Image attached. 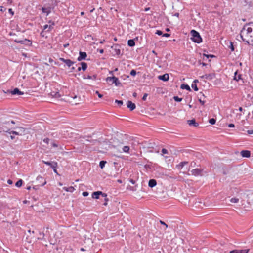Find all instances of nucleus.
Wrapping results in <instances>:
<instances>
[{
	"label": "nucleus",
	"instance_id": "nucleus-1",
	"mask_svg": "<svg viewBox=\"0 0 253 253\" xmlns=\"http://www.w3.org/2000/svg\"><path fill=\"white\" fill-rule=\"evenodd\" d=\"M240 36L242 40L249 44L253 42V22L245 25L240 32Z\"/></svg>",
	"mask_w": 253,
	"mask_h": 253
},
{
	"label": "nucleus",
	"instance_id": "nucleus-2",
	"mask_svg": "<svg viewBox=\"0 0 253 253\" xmlns=\"http://www.w3.org/2000/svg\"><path fill=\"white\" fill-rule=\"evenodd\" d=\"M190 33L192 36L191 39L193 42L197 43L202 42V39L199 32L195 30H192Z\"/></svg>",
	"mask_w": 253,
	"mask_h": 253
},
{
	"label": "nucleus",
	"instance_id": "nucleus-3",
	"mask_svg": "<svg viewBox=\"0 0 253 253\" xmlns=\"http://www.w3.org/2000/svg\"><path fill=\"white\" fill-rule=\"evenodd\" d=\"M3 131L5 132L6 133L9 134V136L11 140H13L15 139V135H19L20 134L18 132L15 131H10V129L5 130L3 129Z\"/></svg>",
	"mask_w": 253,
	"mask_h": 253
},
{
	"label": "nucleus",
	"instance_id": "nucleus-4",
	"mask_svg": "<svg viewBox=\"0 0 253 253\" xmlns=\"http://www.w3.org/2000/svg\"><path fill=\"white\" fill-rule=\"evenodd\" d=\"M36 181L38 182V185L40 186H43L46 184V181L41 175L37 177Z\"/></svg>",
	"mask_w": 253,
	"mask_h": 253
},
{
	"label": "nucleus",
	"instance_id": "nucleus-5",
	"mask_svg": "<svg viewBox=\"0 0 253 253\" xmlns=\"http://www.w3.org/2000/svg\"><path fill=\"white\" fill-rule=\"evenodd\" d=\"M107 81H112L113 83H114L116 86H119L121 84V83L118 80V79L115 77H108L106 79Z\"/></svg>",
	"mask_w": 253,
	"mask_h": 253
},
{
	"label": "nucleus",
	"instance_id": "nucleus-6",
	"mask_svg": "<svg viewBox=\"0 0 253 253\" xmlns=\"http://www.w3.org/2000/svg\"><path fill=\"white\" fill-rule=\"evenodd\" d=\"M55 25L54 22H52V24H46L43 26V29L42 32L41 33V34L42 33L44 32H50L53 29V26Z\"/></svg>",
	"mask_w": 253,
	"mask_h": 253
},
{
	"label": "nucleus",
	"instance_id": "nucleus-7",
	"mask_svg": "<svg viewBox=\"0 0 253 253\" xmlns=\"http://www.w3.org/2000/svg\"><path fill=\"white\" fill-rule=\"evenodd\" d=\"M100 195H102L103 197H107V194L102 192L101 191H96L93 192L92 194V197L94 199H99V196Z\"/></svg>",
	"mask_w": 253,
	"mask_h": 253
},
{
	"label": "nucleus",
	"instance_id": "nucleus-8",
	"mask_svg": "<svg viewBox=\"0 0 253 253\" xmlns=\"http://www.w3.org/2000/svg\"><path fill=\"white\" fill-rule=\"evenodd\" d=\"M53 8L49 6H44L42 8V13H46V16L48 15L51 12Z\"/></svg>",
	"mask_w": 253,
	"mask_h": 253
},
{
	"label": "nucleus",
	"instance_id": "nucleus-9",
	"mask_svg": "<svg viewBox=\"0 0 253 253\" xmlns=\"http://www.w3.org/2000/svg\"><path fill=\"white\" fill-rule=\"evenodd\" d=\"M60 60L63 62H64V63L66 64V65L70 67H71V66H72L74 64V62L71 61V60L70 59H64L63 58H60Z\"/></svg>",
	"mask_w": 253,
	"mask_h": 253
},
{
	"label": "nucleus",
	"instance_id": "nucleus-10",
	"mask_svg": "<svg viewBox=\"0 0 253 253\" xmlns=\"http://www.w3.org/2000/svg\"><path fill=\"white\" fill-rule=\"evenodd\" d=\"M215 77V74H205L204 75H202L200 77L201 79H205V80H211L213 79Z\"/></svg>",
	"mask_w": 253,
	"mask_h": 253
},
{
	"label": "nucleus",
	"instance_id": "nucleus-11",
	"mask_svg": "<svg viewBox=\"0 0 253 253\" xmlns=\"http://www.w3.org/2000/svg\"><path fill=\"white\" fill-rule=\"evenodd\" d=\"M7 93H11L12 95L17 94L18 95H23L24 93L19 90L17 88H14L13 90H7Z\"/></svg>",
	"mask_w": 253,
	"mask_h": 253
},
{
	"label": "nucleus",
	"instance_id": "nucleus-12",
	"mask_svg": "<svg viewBox=\"0 0 253 253\" xmlns=\"http://www.w3.org/2000/svg\"><path fill=\"white\" fill-rule=\"evenodd\" d=\"M42 162L45 165L50 166L51 168H56L57 167V163L56 162H48L42 160Z\"/></svg>",
	"mask_w": 253,
	"mask_h": 253
},
{
	"label": "nucleus",
	"instance_id": "nucleus-13",
	"mask_svg": "<svg viewBox=\"0 0 253 253\" xmlns=\"http://www.w3.org/2000/svg\"><path fill=\"white\" fill-rule=\"evenodd\" d=\"M86 57L87 54L86 52L80 51L79 52V56H78L77 60L79 61H82L83 60L85 59Z\"/></svg>",
	"mask_w": 253,
	"mask_h": 253
},
{
	"label": "nucleus",
	"instance_id": "nucleus-14",
	"mask_svg": "<svg viewBox=\"0 0 253 253\" xmlns=\"http://www.w3.org/2000/svg\"><path fill=\"white\" fill-rule=\"evenodd\" d=\"M202 170L199 169H195L191 170V173L194 176L201 175Z\"/></svg>",
	"mask_w": 253,
	"mask_h": 253
},
{
	"label": "nucleus",
	"instance_id": "nucleus-15",
	"mask_svg": "<svg viewBox=\"0 0 253 253\" xmlns=\"http://www.w3.org/2000/svg\"><path fill=\"white\" fill-rule=\"evenodd\" d=\"M249 249L234 250L230 251V253H248Z\"/></svg>",
	"mask_w": 253,
	"mask_h": 253
},
{
	"label": "nucleus",
	"instance_id": "nucleus-16",
	"mask_svg": "<svg viewBox=\"0 0 253 253\" xmlns=\"http://www.w3.org/2000/svg\"><path fill=\"white\" fill-rule=\"evenodd\" d=\"M127 107L131 111H132L135 109L136 106L135 104L131 101H128L127 102Z\"/></svg>",
	"mask_w": 253,
	"mask_h": 253
},
{
	"label": "nucleus",
	"instance_id": "nucleus-17",
	"mask_svg": "<svg viewBox=\"0 0 253 253\" xmlns=\"http://www.w3.org/2000/svg\"><path fill=\"white\" fill-rule=\"evenodd\" d=\"M241 155L243 157L249 158L250 157L251 153L248 150H242L241 152Z\"/></svg>",
	"mask_w": 253,
	"mask_h": 253
},
{
	"label": "nucleus",
	"instance_id": "nucleus-18",
	"mask_svg": "<svg viewBox=\"0 0 253 253\" xmlns=\"http://www.w3.org/2000/svg\"><path fill=\"white\" fill-rule=\"evenodd\" d=\"M158 79L159 80H162L163 81H167L169 79V76L168 74H165L163 75L159 76L158 77Z\"/></svg>",
	"mask_w": 253,
	"mask_h": 253
},
{
	"label": "nucleus",
	"instance_id": "nucleus-19",
	"mask_svg": "<svg viewBox=\"0 0 253 253\" xmlns=\"http://www.w3.org/2000/svg\"><path fill=\"white\" fill-rule=\"evenodd\" d=\"M187 123L189 126H193L195 127L198 126L199 125V124L196 122L195 119L188 120Z\"/></svg>",
	"mask_w": 253,
	"mask_h": 253
},
{
	"label": "nucleus",
	"instance_id": "nucleus-20",
	"mask_svg": "<svg viewBox=\"0 0 253 253\" xmlns=\"http://www.w3.org/2000/svg\"><path fill=\"white\" fill-rule=\"evenodd\" d=\"M97 75H84L83 76V78L84 79H91L93 80H95L96 79Z\"/></svg>",
	"mask_w": 253,
	"mask_h": 253
},
{
	"label": "nucleus",
	"instance_id": "nucleus-21",
	"mask_svg": "<svg viewBox=\"0 0 253 253\" xmlns=\"http://www.w3.org/2000/svg\"><path fill=\"white\" fill-rule=\"evenodd\" d=\"M157 184V182L155 179H150L148 182V186L151 187H154Z\"/></svg>",
	"mask_w": 253,
	"mask_h": 253
},
{
	"label": "nucleus",
	"instance_id": "nucleus-22",
	"mask_svg": "<svg viewBox=\"0 0 253 253\" xmlns=\"http://www.w3.org/2000/svg\"><path fill=\"white\" fill-rule=\"evenodd\" d=\"M234 80H236V81H239V80H242L241 78V75H238L237 71H236L234 73Z\"/></svg>",
	"mask_w": 253,
	"mask_h": 253
},
{
	"label": "nucleus",
	"instance_id": "nucleus-23",
	"mask_svg": "<svg viewBox=\"0 0 253 253\" xmlns=\"http://www.w3.org/2000/svg\"><path fill=\"white\" fill-rule=\"evenodd\" d=\"M187 163L188 162L186 161L182 162L180 163L178 165H176V168L177 169H180Z\"/></svg>",
	"mask_w": 253,
	"mask_h": 253
},
{
	"label": "nucleus",
	"instance_id": "nucleus-24",
	"mask_svg": "<svg viewBox=\"0 0 253 253\" xmlns=\"http://www.w3.org/2000/svg\"><path fill=\"white\" fill-rule=\"evenodd\" d=\"M63 189L66 192H73L75 190V188L73 186H70L69 187H64Z\"/></svg>",
	"mask_w": 253,
	"mask_h": 253
},
{
	"label": "nucleus",
	"instance_id": "nucleus-25",
	"mask_svg": "<svg viewBox=\"0 0 253 253\" xmlns=\"http://www.w3.org/2000/svg\"><path fill=\"white\" fill-rule=\"evenodd\" d=\"M127 44L130 47H133L135 45V42L133 39H130L127 41Z\"/></svg>",
	"mask_w": 253,
	"mask_h": 253
},
{
	"label": "nucleus",
	"instance_id": "nucleus-26",
	"mask_svg": "<svg viewBox=\"0 0 253 253\" xmlns=\"http://www.w3.org/2000/svg\"><path fill=\"white\" fill-rule=\"evenodd\" d=\"M181 88L183 89H186L188 91L191 90L190 87L188 84H182L181 85Z\"/></svg>",
	"mask_w": 253,
	"mask_h": 253
},
{
	"label": "nucleus",
	"instance_id": "nucleus-27",
	"mask_svg": "<svg viewBox=\"0 0 253 253\" xmlns=\"http://www.w3.org/2000/svg\"><path fill=\"white\" fill-rule=\"evenodd\" d=\"M81 68L83 71H85L87 67V65L85 62H81Z\"/></svg>",
	"mask_w": 253,
	"mask_h": 253
},
{
	"label": "nucleus",
	"instance_id": "nucleus-28",
	"mask_svg": "<svg viewBox=\"0 0 253 253\" xmlns=\"http://www.w3.org/2000/svg\"><path fill=\"white\" fill-rule=\"evenodd\" d=\"M23 183V180L22 179H19L15 183V186L17 187H20Z\"/></svg>",
	"mask_w": 253,
	"mask_h": 253
},
{
	"label": "nucleus",
	"instance_id": "nucleus-29",
	"mask_svg": "<svg viewBox=\"0 0 253 253\" xmlns=\"http://www.w3.org/2000/svg\"><path fill=\"white\" fill-rule=\"evenodd\" d=\"M129 149H130L129 147L128 146H125L123 147V148L122 149L123 152H125V153H128Z\"/></svg>",
	"mask_w": 253,
	"mask_h": 253
},
{
	"label": "nucleus",
	"instance_id": "nucleus-30",
	"mask_svg": "<svg viewBox=\"0 0 253 253\" xmlns=\"http://www.w3.org/2000/svg\"><path fill=\"white\" fill-rule=\"evenodd\" d=\"M106 163V161H101L99 163V167L103 169L105 167V165Z\"/></svg>",
	"mask_w": 253,
	"mask_h": 253
},
{
	"label": "nucleus",
	"instance_id": "nucleus-31",
	"mask_svg": "<svg viewBox=\"0 0 253 253\" xmlns=\"http://www.w3.org/2000/svg\"><path fill=\"white\" fill-rule=\"evenodd\" d=\"M230 202L233 203H236L239 202V199L237 198H232L230 200Z\"/></svg>",
	"mask_w": 253,
	"mask_h": 253
},
{
	"label": "nucleus",
	"instance_id": "nucleus-32",
	"mask_svg": "<svg viewBox=\"0 0 253 253\" xmlns=\"http://www.w3.org/2000/svg\"><path fill=\"white\" fill-rule=\"evenodd\" d=\"M191 86H192V88H193L195 91H198V87H197V85L196 84H194V83H193V84H192Z\"/></svg>",
	"mask_w": 253,
	"mask_h": 253
},
{
	"label": "nucleus",
	"instance_id": "nucleus-33",
	"mask_svg": "<svg viewBox=\"0 0 253 253\" xmlns=\"http://www.w3.org/2000/svg\"><path fill=\"white\" fill-rule=\"evenodd\" d=\"M39 236L38 239L42 240L44 238V234L43 232H39Z\"/></svg>",
	"mask_w": 253,
	"mask_h": 253
},
{
	"label": "nucleus",
	"instance_id": "nucleus-34",
	"mask_svg": "<svg viewBox=\"0 0 253 253\" xmlns=\"http://www.w3.org/2000/svg\"><path fill=\"white\" fill-rule=\"evenodd\" d=\"M173 99L175 101H177V102H180L181 100H182V98H179L178 96H175L173 97Z\"/></svg>",
	"mask_w": 253,
	"mask_h": 253
},
{
	"label": "nucleus",
	"instance_id": "nucleus-35",
	"mask_svg": "<svg viewBox=\"0 0 253 253\" xmlns=\"http://www.w3.org/2000/svg\"><path fill=\"white\" fill-rule=\"evenodd\" d=\"M114 50H115V53L117 55H119L120 53H121V50L119 48H116V46H115V48H114Z\"/></svg>",
	"mask_w": 253,
	"mask_h": 253
},
{
	"label": "nucleus",
	"instance_id": "nucleus-36",
	"mask_svg": "<svg viewBox=\"0 0 253 253\" xmlns=\"http://www.w3.org/2000/svg\"><path fill=\"white\" fill-rule=\"evenodd\" d=\"M216 120L214 118H211L209 120V123L211 125H214L215 124Z\"/></svg>",
	"mask_w": 253,
	"mask_h": 253
},
{
	"label": "nucleus",
	"instance_id": "nucleus-37",
	"mask_svg": "<svg viewBox=\"0 0 253 253\" xmlns=\"http://www.w3.org/2000/svg\"><path fill=\"white\" fill-rule=\"evenodd\" d=\"M130 74L132 76H135L136 74V72L135 70L133 69L130 71Z\"/></svg>",
	"mask_w": 253,
	"mask_h": 253
},
{
	"label": "nucleus",
	"instance_id": "nucleus-38",
	"mask_svg": "<svg viewBox=\"0 0 253 253\" xmlns=\"http://www.w3.org/2000/svg\"><path fill=\"white\" fill-rule=\"evenodd\" d=\"M115 102L117 103L120 106L122 105L123 103V102L122 100H116Z\"/></svg>",
	"mask_w": 253,
	"mask_h": 253
},
{
	"label": "nucleus",
	"instance_id": "nucleus-39",
	"mask_svg": "<svg viewBox=\"0 0 253 253\" xmlns=\"http://www.w3.org/2000/svg\"><path fill=\"white\" fill-rule=\"evenodd\" d=\"M162 152L163 154H168V151L166 149L163 148L162 150Z\"/></svg>",
	"mask_w": 253,
	"mask_h": 253
},
{
	"label": "nucleus",
	"instance_id": "nucleus-40",
	"mask_svg": "<svg viewBox=\"0 0 253 253\" xmlns=\"http://www.w3.org/2000/svg\"><path fill=\"white\" fill-rule=\"evenodd\" d=\"M14 42L17 43H21V44L24 43V42L23 41L15 40Z\"/></svg>",
	"mask_w": 253,
	"mask_h": 253
},
{
	"label": "nucleus",
	"instance_id": "nucleus-41",
	"mask_svg": "<svg viewBox=\"0 0 253 253\" xmlns=\"http://www.w3.org/2000/svg\"><path fill=\"white\" fill-rule=\"evenodd\" d=\"M155 34L158 35H163V32L160 30H157Z\"/></svg>",
	"mask_w": 253,
	"mask_h": 253
},
{
	"label": "nucleus",
	"instance_id": "nucleus-42",
	"mask_svg": "<svg viewBox=\"0 0 253 253\" xmlns=\"http://www.w3.org/2000/svg\"><path fill=\"white\" fill-rule=\"evenodd\" d=\"M148 96V94L147 93H145L144 95H143V96L142 97V100L145 101L146 100V98Z\"/></svg>",
	"mask_w": 253,
	"mask_h": 253
},
{
	"label": "nucleus",
	"instance_id": "nucleus-43",
	"mask_svg": "<svg viewBox=\"0 0 253 253\" xmlns=\"http://www.w3.org/2000/svg\"><path fill=\"white\" fill-rule=\"evenodd\" d=\"M199 101L200 102V103L201 104V105H204L205 103V101H204V100H202L201 99H199Z\"/></svg>",
	"mask_w": 253,
	"mask_h": 253
},
{
	"label": "nucleus",
	"instance_id": "nucleus-44",
	"mask_svg": "<svg viewBox=\"0 0 253 253\" xmlns=\"http://www.w3.org/2000/svg\"><path fill=\"white\" fill-rule=\"evenodd\" d=\"M230 48L231 51H233L234 50V48L232 42L230 43Z\"/></svg>",
	"mask_w": 253,
	"mask_h": 253
},
{
	"label": "nucleus",
	"instance_id": "nucleus-45",
	"mask_svg": "<svg viewBox=\"0 0 253 253\" xmlns=\"http://www.w3.org/2000/svg\"><path fill=\"white\" fill-rule=\"evenodd\" d=\"M105 198V202L104 203V205L106 206L107 205V202L108 201V199L107 198V197H104Z\"/></svg>",
	"mask_w": 253,
	"mask_h": 253
},
{
	"label": "nucleus",
	"instance_id": "nucleus-46",
	"mask_svg": "<svg viewBox=\"0 0 253 253\" xmlns=\"http://www.w3.org/2000/svg\"><path fill=\"white\" fill-rule=\"evenodd\" d=\"M160 222L162 225H164V226H165L166 228L168 227V225L164 221L160 220Z\"/></svg>",
	"mask_w": 253,
	"mask_h": 253
},
{
	"label": "nucleus",
	"instance_id": "nucleus-47",
	"mask_svg": "<svg viewBox=\"0 0 253 253\" xmlns=\"http://www.w3.org/2000/svg\"><path fill=\"white\" fill-rule=\"evenodd\" d=\"M82 195L84 197H86L88 195V193L87 192H83Z\"/></svg>",
	"mask_w": 253,
	"mask_h": 253
},
{
	"label": "nucleus",
	"instance_id": "nucleus-48",
	"mask_svg": "<svg viewBox=\"0 0 253 253\" xmlns=\"http://www.w3.org/2000/svg\"><path fill=\"white\" fill-rule=\"evenodd\" d=\"M49 139L48 138H45L43 139V142L48 144L49 143Z\"/></svg>",
	"mask_w": 253,
	"mask_h": 253
},
{
	"label": "nucleus",
	"instance_id": "nucleus-49",
	"mask_svg": "<svg viewBox=\"0 0 253 253\" xmlns=\"http://www.w3.org/2000/svg\"><path fill=\"white\" fill-rule=\"evenodd\" d=\"M95 93H96V94H97L98 95V96L99 98L102 97V95L100 94L98 91H96Z\"/></svg>",
	"mask_w": 253,
	"mask_h": 253
},
{
	"label": "nucleus",
	"instance_id": "nucleus-50",
	"mask_svg": "<svg viewBox=\"0 0 253 253\" xmlns=\"http://www.w3.org/2000/svg\"><path fill=\"white\" fill-rule=\"evenodd\" d=\"M163 36L165 37H169L170 36V34L168 33H165L163 34Z\"/></svg>",
	"mask_w": 253,
	"mask_h": 253
},
{
	"label": "nucleus",
	"instance_id": "nucleus-51",
	"mask_svg": "<svg viewBox=\"0 0 253 253\" xmlns=\"http://www.w3.org/2000/svg\"><path fill=\"white\" fill-rule=\"evenodd\" d=\"M51 145H52L53 147H58V145H57L56 143H55V142H52V143H51Z\"/></svg>",
	"mask_w": 253,
	"mask_h": 253
},
{
	"label": "nucleus",
	"instance_id": "nucleus-52",
	"mask_svg": "<svg viewBox=\"0 0 253 253\" xmlns=\"http://www.w3.org/2000/svg\"><path fill=\"white\" fill-rule=\"evenodd\" d=\"M247 132L249 134H253V130H249L247 131Z\"/></svg>",
	"mask_w": 253,
	"mask_h": 253
},
{
	"label": "nucleus",
	"instance_id": "nucleus-53",
	"mask_svg": "<svg viewBox=\"0 0 253 253\" xmlns=\"http://www.w3.org/2000/svg\"><path fill=\"white\" fill-rule=\"evenodd\" d=\"M129 182L132 184H134L135 183V181L132 179H129Z\"/></svg>",
	"mask_w": 253,
	"mask_h": 253
},
{
	"label": "nucleus",
	"instance_id": "nucleus-54",
	"mask_svg": "<svg viewBox=\"0 0 253 253\" xmlns=\"http://www.w3.org/2000/svg\"><path fill=\"white\" fill-rule=\"evenodd\" d=\"M98 51L101 54H102L104 52V50L102 49H98Z\"/></svg>",
	"mask_w": 253,
	"mask_h": 253
},
{
	"label": "nucleus",
	"instance_id": "nucleus-55",
	"mask_svg": "<svg viewBox=\"0 0 253 253\" xmlns=\"http://www.w3.org/2000/svg\"><path fill=\"white\" fill-rule=\"evenodd\" d=\"M234 126H234V125L233 124H229L228 125V126H229V127H234Z\"/></svg>",
	"mask_w": 253,
	"mask_h": 253
},
{
	"label": "nucleus",
	"instance_id": "nucleus-56",
	"mask_svg": "<svg viewBox=\"0 0 253 253\" xmlns=\"http://www.w3.org/2000/svg\"><path fill=\"white\" fill-rule=\"evenodd\" d=\"M8 11L10 13H11L12 15H13L14 12L12 11V9H9Z\"/></svg>",
	"mask_w": 253,
	"mask_h": 253
},
{
	"label": "nucleus",
	"instance_id": "nucleus-57",
	"mask_svg": "<svg viewBox=\"0 0 253 253\" xmlns=\"http://www.w3.org/2000/svg\"><path fill=\"white\" fill-rule=\"evenodd\" d=\"M150 9V7H146L144 9V11H149V10Z\"/></svg>",
	"mask_w": 253,
	"mask_h": 253
},
{
	"label": "nucleus",
	"instance_id": "nucleus-58",
	"mask_svg": "<svg viewBox=\"0 0 253 253\" xmlns=\"http://www.w3.org/2000/svg\"><path fill=\"white\" fill-rule=\"evenodd\" d=\"M7 183L9 184H11L12 183V181L11 180H8Z\"/></svg>",
	"mask_w": 253,
	"mask_h": 253
},
{
	"label": "nucleus",
	"instance_id": "nucleus-59",
	"mask_svg": "<svg viewBox=\"0 0 253 253\" xmlns=\"http://www.w3.org/2000/svg\"><path fill=\"white\" fill-rule=\"evenodd\" d=\"M53 169V171L55 173H57V169H56V168H52Z\"/></svg>",
	"mask_w": 253,
	"mask_h": 253
},
{
	"label": "nucleus",
	"instance_id": "nucleus-60",
	"mask_svg": "<svg viewBox=\"0 0 253 253\" xmlns=\"http://www.w3.org/2000/svg\"><path fill=\"white\" fill-rule=\"evenodd\" d=\"M174 15L175 16H176V17H178L179 16V14L178 13H175V14H174Z\"/></svg>",
	"mask_w": 253,
	"mask_h": 253
},
{
	"label": "nucleus",
	"instance_id": "nucleus-61",
	"mask_svg": "<svg viewBox=\"0 0 253 253\" xmlns=\"http://www.w3.org/2000/svg\"><path fill=\"white\" fill-rule=\"evenodd\" d=\"M133 96L134 97H136V96H137V93H136V92H134V93H133Z\"/></svg>",
	"mask_w": 253,
	"mask_h": 253
},
{
	"label": "nucleus",
	"instance_id": "nucleus-62",
	"mask_svg": "<svg viewBox=\"0 0 253 253\" xmlns=\"http://www.w3.org/2000/svg\"><path fill=\"white\" fill-rule=\"evenodd\" d=\"M239 110L240 111H242V110H243V108H242V107H239Z\"/></svg>",
	"mask_w": 253,
	"mask_h": 253
},
{
	"label": "nucleus",
	"instance_id": "nucleus-63",
	"mask_svg": "<svg viewBox=\"0 0 253 253\" xmlns=\"http://www.w3.org/2000/svg\"><path fill=\"white\" fill-rule=\"evenodd\" d=\"M81 69H82V68H81V67H79L78 68V71H80Z\"/></svg>",
	"mask_w": 253,
	"mask_h": 253
},
{
	"label": "nucleus",
	"instance_id": "nucleus-64",
	"mask_svg": "<svg viewBox=\"0 0 253 253\" xmlns=\"http://www.w3.org/2000/svg\"><path fill=\"white\" fill-rule=\"evenodd\" d=\"M3 7L2 6H0V10L1 11H3Z\"/></svg>",
	"mask_w": 253,
	"mask_h": 253
}]
</instances>
